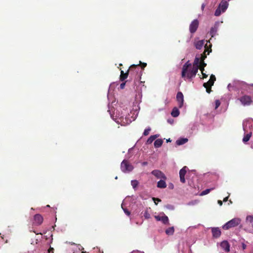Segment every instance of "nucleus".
Here are the masks:
<instances>
[{"label":"nucleus","mask_w":253,"mask_h":253,"mask_svg":"<svg viewBox=\"0 0 253 253\" xmlns=\"http://www.w3.org/2000/svg\"><path fill=\"white\" fill-rule=\"evenodd\" d=\"M207 64L205 62L200 61L199 57H196L192 67L189 61H188L183 65L181 77L185 79L186 78L189 81H191L192 79L196 76L198 69H200L201 72H203Z\"/></svg>","instance_id":"f257e3e1"},{"label":"nucleus","mask_w":253,"mask_h":253,"mask_svg":"<svg viewBox=\"0 0 253 253\" xmlns=\"http://www.w3.org/2000/svg\"><path fill=\"white\" fill-rule=\"evenodd\" d=\"M139 64L131 65L128 69L131 76L134 77V80L140 81L142 76V71L139 67Z\"/></svg>","instance_id":"f03ea898"},{"label":"nucleus","mask_w":253,"mask_h":253,"mask_svg":"<svg viewBox=\"0 0 253 253\" xmlns=\"http://www.w3.org/2000/svg\"><path fill=\"white\" fill-rule=\"evenodd\" d=\"M139 64L131 65L128 69L131 76L134 77V80L140 81L142 76V71L139 67Z\"/></svg>","instance_id":"7ed1b4c3"},{"label":"nucleus","mask_w":253,"mask_h":253,"mask_svg":"<svg viewBox=\"0 0 253 253\" xmlns=\"http://www.w3.org/2000/svg\"><path fill=\"white\" fill-rule=\"evenodd\" d=\"M241 220L238 218H234L225 223L222 228L224 230H228L229 229L236 227L240 223Z\"/></svg>","instance_id":"20e7f679"},{"label":"nucleus","mask_w":253,"mask_h":253,"mask_svg":"<svg viewBox=\"0 0 253 253\" xmlns=\"http://www.w3.org/2000/svg\"><path fill=\"white\" fill-rule=\"evenodd\" d=\"M121 168L123 172H126L131 171L133 169V167L128 161L124 160L121 163Z\"/></svg>","instance_id":"39448f33"},{"label":"nucleus","mask_w":253,"mask_h":253,"mask_svg":"<svg viewBox=\"0 0 253 253\" xmlns=\"http://www.w3.org/2000/svg\"><path fill=\"white\" fill-rule=\"evenodd\" d=\"M239 100L244 106H249L253 102L251 97L247 95L241 97Z\"/></svg>","instance_id":"423d86ee"},{"label":"nucleus","mask_w":253,"mask_h":253,"mask_svg":"<svg viewBox=\"0 0 253 253\" xmlns=\"http://www.w3.org/2000/svg\"><path fill=\"white\" fill-rule=\"evenodd\" d=\"M151 174L154 175L158 179H162L164 180L167 179V177L165 175V174L160 170H153V171H152Z\"/></svg>","instance_id":"0eeeda50"},{"label":"nucleus","mask_w":253,"mask_h":253,"mask_svg":"<svg viewBox=\"0 0 253 253\" xmlns=\"http://www.w3.org/2000/svg\"><path fill=\"white\" fill-rule=\"evenodd\" d=\"M199 24V22L197 19L194 20L191 23L189 26V31L191 33L193 34L196 32L198 28Z\"/></svg>","instance_id":"6e6552de"},{"label":"nucleus","mask_w":253,"mask_h":253,"mask_svg":"<svg viewBox=\"0 0 253 253\" xmlns=\"http://www.w3.org/2000/svg\"><path fill=\"white\" fill-rule=\"evenodd\" d=\"M187 169V167L186 166H184L179 171L180 180L182 183H185V175L186 173Z\"/></svg>","instance_id":"1a4fd4ad"},{"label":"nucleus","mask_w":253,"mask_h":253,"mask_svg":"<svg viewBox=\"0 0 253 253\" xmlns=\"http://www.w3.org/2000/svg\"><path fill=\"white\" fill-rule=\"evenodd\" d=\"M176 100L178 102V107L181 108L183 105L184 97L181 92H178L176 95Z\"/></svg>","instance_id":"9d476101"},{"label":"nucleus","mask_w":253,"mask_h":253,"mask_svg":"<svg viewBox=\"0 0 253 253\" xmlns=\"http://www.w3.org/2000/svg\"><path fill=\"white\" fill-rule=\"evenodd\" d=\"M211 230L213 238H218L220 236L221 232L218 227H212Z\"/></svg>","instance_id":"9b49d317"},{"label":"nucleus","mask_w":253,"mask_h":253,"mask_svg":"<svg viewBox=\"0 0 253 253\" xmlns=\"http://www.w3.org/2000/svg\"><path fill=\"white\" fill-rule=\"evenodd\" d=\"M205 49L204 52L202 54H201V57H200V58H199L200 61L204 62V60L207 58V54H206V52H208V54H209V53L211 51V47L210 48L208 47V46L207 45V43L205 45Z\"/></svg>","instance_id":"f8f14e48"},{"label":"nucleus","mask_w":253,"mask_h":253,"mask_svg":"<svg viewBox=\"0 0 253 253\" xmlns=\"http://www.w3.org/2000/svg\"><path fill=\"white\" fill-rule=\"evenodd\" d=\"M220 246L226 252H229L230 251V245L227 241H222L220 243Z\"/></svg>","instance_id":"ddd939ff"},{"label":"nucleus","mask_w":253,"mask_h":253,"mask_svg":"<svg viewBox=\"0 0 253 253\" xmlns=\"http://www.w3.org/2000/svg\"><path fill=\"white\" fill-rule=\"evenodd\" d=\"M218 30V24L215 23L214 25L211 28L209 32L210 35L212 38L214 37L216 35Z\"/></svg>","instance_id":"4468645a"},{"label":"nucleus","mask_w":253,"mask_h":253,"mask_svg":"<svg viewBox=\"0 0 253 253\" xmlns=\"http://www.w3.org/2000/svg\"><path fill=\"white\" fill-rule=\"evenodd\" d=\"M228 6V3L226 0H222L219 7L221 9L222 12H224L227 8Z\"/></svg>","instance_id":"2eb2a0df"},{"label":"nucleus","mask_w":253,"mask_h":253,"mask_svg":"<svg viewBox=\"0 0 253 253\" xmlns=\"http://www.w3.org/2000/svg\"><path fill=\"white\" fill-rule=\"evenodd\" d=\"M34 219L36 224L40 225L42 223L43 218L42 216L39 214H37L34 216Z\"/></svg>","instance_id":"dca6fc26"},{"label":"nucleus","mask_w":253,"mask_h":253,"mask_svg":"<svg viewBox=\"0 0 253 253\" xmlns=\"http://www.w3.org/2000/svg\"><path fill=\"white\" fill-rule=\"evenodd\" d=\"M129 74V72H128V70L127 71L126 73H124V72L122 70L121 71V75L120 77V79L121 81H124L125 80H126Z\"/></svg>","instance_id":"f3484780"},{"label":"nucleus","mask_w":253,"mask_h":253,"mask_svg":"<svg viewBox=\"0 0 253 253\" xmlns=\"http://www.w3.org/2000/svg\"><path fill=\"white\" fill-rule=\"evenodd\" d=\"M166 180L161 179L157 183V187L159 188H165L167 187V184L165 182Z\"/></svg>","instance_id":"a211bd4d"},{"label":"nucleus","mask_w":253,"mask_h":253,"mask_svg":"<svg viewBox=\"0 0 253 253\" xmlns=\"http://www.w3.org/2000/svg\"><path fill=\"white\" fill-rule=\"evenodd\" d=\"M204 44V40H201L195 43V47L198 49H200L202 48Z\"/></svg>","instance_id":"6ab92c4d"},{"label":"nucleus","mask_w":253,"mask_h":253,"mask_svg":"<svg viewBox=\"0 0 253 253\" xmlns=\"http://www.w3.org/2000/svg\"><path fill=\"white\" fill-rule=\"evenodd\" d=\"M188 139L186 138H182L178 139L176 141V143L178 145H181L185 144L188 141Z\"/></svg>","instance_id":"aec40b11"},{"label":"nucleus","mask_w":253,"mask_h":253,"mask_svg":"<svg viewBox=\"0 0 253 253\" xmlns=\"http://www.w3.org/2000/svg\"><path fill=\"white\" fill-rule=\"evenodd\" d=\"M165 232L167 235H172L174 232V227L172 226L168 228L166 230Z\"/></svg>","instance_id":"412c9836"},{"label":"nucleus","mask_w":253,"mask_h":253,"mask_svg":"<svg viewBox=\"0 0 253 253\" xmlns=\"http://www.w3.org/2000/svg\"><path fill=\"white\" fill-rule=\"evenodd\" d=\"M163 141L161 139H156L154 143V145L155 148H159L162 146L163 144Z\"/></svg>","instance_id":"4be33fe9"},{"label":"nucleus","mask_w":253,"mask_h":253,"mask_svg":"<svg viewBox=\"0 0 253 253\" xmlns=\"http://www.w3.org/2000/svg\"><path fill=\"white\" fill-rule=\"evenodd\" d=\"M246 222L252 227H253V216L249 215L246 217Z\"/></svg>","instance_id":"5701e85b"},{"label":"nucleus","mask_w":253,"mask_h":253,"mask_svg":"<svg viewBox=\"0 0 253 253\" xmlns=\"http://www.w3.org/2000/svg\"><path fill=\"white\" fill-rule=\"evenodd\" d=\"M171 115L173 117H177L179 115V111L176 107H174L171 113Z\"/></svg>","instance_id":"b1692460"},{"label":"nucleus","mask_w":253,"mask_h":253,"mask_svg":"<svg viewBox=\"0 0 253 253\" xmlns=\"http://www.w3.org/2000/svg\"><path fill=\"white\" fill-rule=\"evenodd\" d=\"M252 135V133L250 132V133H248L246 134H245L243 138V141L244 143L247 142L251 137Z\"/></svg>","instance_id":"393cba45"},{"label":"nucleus","mask_w":253,"mask_h":253,"mask_svg":"<svg viewBox=\"0 0 253 253\" xmlns=\"http://www.w3.org/2000/svg\"><path fill=\"white\" fill-rule=\"evenodd\" d=\"M161 221L164 224H169V218L167 216H166L165 214H164V215L162 216Z\"/></svg>","instance_id":"a878e982"},{"label":"nucleus","mask_w":253,"mask_h":253,"mask_svg":"<svg viewBox=\"0 0 253 253\" xmlns=\"http://www.w3.org/2000/svg\"><path fill=\"white\" fill-rule=\"evenodd\" d=\"M159 135H151L147 140V144H151L153 142V141L156 139Z\"/></svg>","instance_id":"bb28decb"},{"label":"nucleus","mask_w":253,"mask_h":253,"mask_svg":"<svg viewBox=\"0 0 253 253\" xmlns=\"http://www.w3.org/2000/svg\"><path fill=\"white\" fill-rule=\"evenodd\" d=\"M214 188L207 189L203 191L200 194L201 196H204L209 193L212 190H213Z\"/></svg>","instance_id":"cd10ccee"},{"label":"nucleus","mask_w":253,"mask_h":253,"mask_svg":"<svg viewBox=\"0 0 253 253\" xmlns=\"http://www.w3.org/2000/svg\"><path fill=\"white\" fill-rule=\"evenodd\" d=\"M213 84H214V83L209 80V81L208 82L205 83L203 84V86L205 87H211L213 85Z\"/></svg>","instance_id":"c85d7f7f"},{"label":"nucleus","mask_w":253,"mask_h":253,"mask_svg":"<svg viewBox=\"0 0 253 253\" xmlns=\"http://www.w3.org/2000/svg\"><path fill=\"white\" fill-rule=\"evenodd\" d=\"M222 11L221 9L218 7L215 10L214 15L216 16H218L221 14V12Z\"/></svg>","instance_id":"c756f323"},{"label":"nucleus","mask_w":253,"mask_h":253,"mask_svg":"<svg viewBox=\"0 0 253 253\" xmlns=\"http://www.w3.org/2000/svg\"><path fill=\"white\" fill-rule=\"evenodd\" d=\"M131 183L133 188H135L138 184V182L137 180H132Z\"/></svg>","instance_id":"7c9ffc66"},{"label":"nucleus","mask_w":253,"mask_h":253,"mask_svg":"<svg viewBox=\"0 0 253 253\" xmlns=\"http://www.w3.org/2000/svg\"><path fill=\"white\" fill-rule=\"evenodd\" d=\"M144 216L146 219H149L151 217L150 214L148 212V211H146L144 213Z\"/></svg>","instance_id":"2f4dec72"},{"label":"nucleus","mask_w":253,"mask_h":253,"mask_svg":"<svg viewBox=\"0 0 253 253\" xmlns=\"http://www.w3.org/2000/svg\"><path fill=\"white\" fill-rule=\"evenodd\" d=\"M139 65H141V71H142L143 70H144V68L146 67L147 63H142L141 61H139Z\"/></svg>","instance_id":"473e14b6"},{"label":"nucleus","mask_w":253,"mask_h":253,"mask_svg":"<svg viewBox=\"0 0 253 253\" xmlns=\"http://www.w3.org/2000/svg\"><path fill=\"white\" fill-rule=\"evenodd\" d=\"M151 130L150 128L145 129L143 132V135L145 136L148 135L149 134V132Z\"/></svg>","instance_id":"72a5a7b5"},{"label":"nucleus","mask_w":253,"mask_h":253,"mask_svg":"<svg viewBox=\"0 0 253 253\" xmlns=\"http://www.w3.org/2000/svg\"><path fill=\"white\" fill-rule=\"evenodd\" d=\"M122 208L123 209V211H124L125 213L128 216L130 215V212L126 208H124L123 207V205H122Z\"/></svg>","instance_id":"f704fd0d"},{"label":"nucleus","mask_w":253,"mask_h":253,"mask_svg":"<svg viewBox=\"0 0 253 253\" xmlns=\"http://www.w3.org/2000/svg\"><path fill=\"white\" fill-rule=\"evenodd\" d=\"M210 80L214 83L216 80V78L215 76L213 75H211V76H210Z\"/></svg>","instance_id":"c9c22d12"},{"label":"nucleus","mask_w":253,"mask_h":253,"mask_svg":"<svg viewBox=\"0 0 253 253\" xmlns=\"http://www.w3.org/2000/svg\"><path fill=\"white\" fill-rule=\"evenodd\" d=\"M166 207L169 210H174V206L171 205H167Z\"/></svg>","instance_id":"e433bc0d"},{"label":"nucleus","mask_w":253,"mask_h":253,"mask_svg":"<svg viewBox=\"0 0 253 253\" xmlns=\"http://www.w3.org/2000/svg\"><path fill=\"white\" fill-rule=\"evenodd\" d=\"M220 105V102L218 100L215 101V109H217Z\"/></svg>","instance_id":"4c0bfd02"},{"label":"nucleus","mask_w":253,"mask_h":253,"mask_svg":"<svg viewBox=\"0 0 253 253\" xmlns=\"http://www.w3.org/2000/svg\"><path fill=\"white\" fill-rule=\"evenodd\" d=\"M153 200L156 205H157V203H156V202H161V200H160L159 198H153Z\"/></svg>","instance_id":"58836bf2"},{"label":"nucleus","mask_w":253,"mask_h":253,"mask_svg":"<svg viewBox=\"0 0 253 253\" xmlns=\"http://www.w3.org/2000/svg\"><path fill=\"white\" fill-rule=\"evenodd\" d=\"M126 82H123V83H122L120 84V87L121 89H124V87L125 86V85H126Z\"/></svg>","instance_id":"ea45409f"},{"label":"nucleus","mask_w":253,"mask_h":253,"mask_svg":"<svg viewBox=\"0 0 253 253\" xmlns=\"http://www.w3.org/2000/svg\"><path fill=\"white\" fill-rule=\"evenodd\" d=\"M162 216L160 215H155V218L157 220V221H161Z\"/></svg>","instance_id":"a19ab883"},{"label":"nucleus","mask_w":253,"mask_h":253,"mask_svg":"<svg viewBox=\"0 0 253 253\" xmlns=\"http://www.w3.org/2000/svg\"><path fill=\"white\" fill-rule=\"evenodd\" d=\"M205 88H206V91H207L208 93H211V87H205Z\"/></svg>","instance_id":"79ce46f5"},{"label":"nucleus","mask_w":253,"mask_h":253,"mask_svg":"<svg viewBox=\"0 0 253 253\" xmlns=\"http://www.w3.org/2000/svg\"><path fill=\"white\" fill-rule=\"evenodd\" d=\"M54 249L53 248L50 247L48 250V253H53Z\"/></svg>","instance_id":"37998d69"},{"label":"nucleus","mask_w":253,"mask_h":253,"mask_svg":"<svg viewBox=\"0 0 253 253\" xmlns=\"http://www.w3.org/2000/svg\"><path fill=\"white\" fill-rule=\"evenodd\" d=\"M202 74V78L203 79H205V78H207L208 77V75L206 74V73H205L204 72H201Z\"/></svg>","instance_id":"c03bdc74"},{"label":"nucleus","mask_w":253,"mask_h":253,"mask_svg":"<svg viewBox=\"0 0 253 253\" xmlns=\"http://www.w3.org/2000/svg\"><path fill=\"white\" fill-rule=\"evenodd\" d=\"M242 248L243 250H245L246 249L247 246L244 243L242 244Z\"/></svg>","instance_id":"a18cd8bd"},{"label":"nucleus","mask_w":253,"mask_h":253,"mask_svg":"<svg viewBox=\"0 0 253 253\" xmlns=\"http://www.w3.org/2000/svg\"><path fill=\"white\" fill-rule=\"evenodd\" d=\"M228 198H229V196H227V197H225V198H224L223 199V201L224 202H227V201L228 200Z\"/></svg>","instance_id":"49530a36"},{"label":"nucleus","mask_w":253,"mask_h":253,"mask_svg":"<svg viewBox=\"0 0 253 253\" xmlns=\"http://www.w3.org/2000/svg\"><path fill=\"white\" fill-rule=\"evenodd\" d=\"M206 4L205 3H203L201 6V9L202 10H204Z\"/></svg>","instance_id":"de8ad7c7"},{"label":"nucleus","mask_w":253,"mask_h":253,"mask_svg":"<svg viewBox=\"0 0 253 253\" xmlns=\"http://www.w3.org/2000/svg\"><path fill=\"white\" fill-rule=\"evenodd\" d=\"M217 202L220 206L222 205V201H221V200H218Z\"/></svg>","instance_id":"09e8293b"},{"label":"nucleus","mask_w":253,"mask_h":253,"mask_svg":"<svg viewBox=\"0 0 253 253\" xmlns=\"http://www.w3.org/2000/svg\"><path fill=\"white\" fill-rule=\"evenodd\" d=\"M167 142H170V141H171V140H170V138H169V139H168V140H167Z\"/></svg>","instance_id":"8fccbe9b"},{"label":"nucleus","mask_w":253,"mask_h":253,"mask_svg":"<svg viewBox=\"0 0 253 253\" xmlns=\"http://www.w3.org/2000/svg\"><path fill=\"white\" fill-rule=\"evenodd\" d=\"M147 164V162H144V163H143V164L144 165H146Z\"/></svg>","instance_id":"3c124183"},{"label":"nucleus","mask_w":253,"mask_h":253,"mask_svg":"<svg viewBox=\"0 0 253 253\" xmlns=\"http://www.w3.org/2000/svg\"><path fill=\"white\" fill-rule=\"evenodd\" d=\"M170 187H171V188H172L173 187V184H171V185H170Z\"/></svg>","instance_id":"603ef678"},{"label":"nucleus","mask_w":253,"mask_h":253,"mask_svg":"<svg viewBox=\"0 0 253 253\" xmlns=\"http://www.w3.org/2000/svg\"><path fill=\"white\" fill-rule=\"evenodd\" d=\"M170 187H171V188H172L173 187V184H171V185H170Z\"/></svg>","instance_id":"864d4df0"},{"label":"nucleus","mask_w":253,"mask_h":253,"mask_svg":"<svg viewBox=\"0 0 253 253\" xmlns=\"http://www.w3.org/2000/svg\"><path fill=\"white\" fill-rule=\"evenodd\" d=\"M230 203H232V201L231 200L229 201Z\"/></svg>","instance_id":"5fc2aeb1"},{"label":"nucleus","mask_w":253,"mask_h":253,"mask_svg":"<svg viewBox=\"0 0 253 253\" xmlns=\"http://www.w3.org/2000/svg\"><path fill=\"white\" fill-rule=\"evenodd\" d=\"M82 253H85V252H82Z\"/></svg>","instance_id":"6e6d98bb"},{"label":"nucleus","mask_w":253,"mask_h":253,"mask_svg":"<svg viewBox=\"0 0 253 253\" xmlns=\"http://www.w3.org/2000/svg\"><path fill=\"white\" fill-rule=\"evenodd\" d=\"M252 85L253 86V84Z\"/></svg>","instance_id":"4d7b16f0"}]
</instances>
